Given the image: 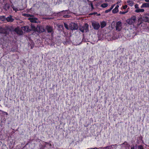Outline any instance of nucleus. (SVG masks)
<instances>
[{"label": "nucleus", "instance_id": "obj_33", "mask_svg": "<svg viewBox=\"0 0 149 149\" xmlns=\"http://www.w3.org/2000/svg\"><path fill=\"white\" fill-rule=\"evenodd\" d=\"M145 1L147 2H149V0H145Z\"/></svg>", "mask_w": 149, "mask_h": 149}, {"label": "nucleus", "instance_id": "obj_37", "mask_svg": "<svg viewBox=\"0 0 149 149\" xmlns=\"http://www.w3.org/2000/svg\"><path fill=\"white\" fill-rule=\"evenodd\" d=\"M28 15V17H29V16H30V15Z\"/></svg>", "mask_w": 149, "mask_h": 149}, {"label": "nucleus", "instance_id": "obj_31", "mask_svg": "<svg viewBox=\"0 0 149 149\" xmlns=\"http://www.w3.org/2000/svg\"><path fill=\"white\" fill-rule=\"evenodd\" d=\"M105 1H111L112 0H105Z\"/></svg>", "mask_w": 149, "mask_h": 149}, {"label": "nucleus", "instance_id": "obj_11", "mask_svg": "<svg viewBox=\"0 0 149 149\" xmlns=\"http://www.w3.org/2000/svg\"><path fill=\"white\" fill-rule=\"evenodd\" d=\"M15 31L17 34L20 35H22L23 33V32L21 29H16Z\"/></svg>", "mask_w": 149, "mask_h": 149}, {"label": "nucleus", "instance_id": "obj_25", "mask_svg": "<svg viewBox=\"0 0 149 149\" xmlns=\"http://www.w3.org/2000/svg\"><path fill=\"white\" fill-rule=\"evenodd\" d=\"M138 149H143V148L142 146H140L138 147Z\"/></svg>", "mask_w": 149, "mask_h": 149}, {"label": "nucleus", "instance_id": "obj_22", "mask_svg": "<svg viewBox=\"0 0 149 149\" xmlns=\"http://www.w3.org/2000/svg\"><path fill=\"white\" fill-rule=\"evenodd\" d=\"M12 8H13V10H15L16 12L17 11L19 10L17 8H15V7H14V6H13L12 7Z\"/></svg>", "mask_w": 149, "mask_h": 149}, {"label": "nucleus", "instance_id": "obj_9", "mask_svg": "<svg viewBox=\"0 0 149 149\" xmlns=\"http://www.w3.org/2000/svg\"><path fill=\"white\" fill-rule=\"evenodd\" d=\"M28 19L31 22L33 23H37L38 22L37 21L38 19L37 18L31 17L29 18Z\"/></svg>", "mask_w": 149, "mask_h": 149}, {"label": "nucleus", "instance_id": "obj_3", "mask_svg": "<svg viewBox=\"0 0 149 149\" xmlns=\"http://www.w3.org/2000/svg\"><path fill=\"white\" fill-rule=\"evenodd\" d=\"M92 25L93 28L95 30L98 29L100 27V25L99 23L95 21L92 22Z\"/></svg>", "mask_w": 149, "mask_h": 149}, {"label": "nucleus", "instance_id": "obj_26", "mask_svg": "<svg viewBox=\"0 0 149 149\" xmlns=\"http://www.w3.org/2000/svg\"><path fill=\"white\" fill-rule=\"evenodd\" d=\"M135 8H136V9L139 8V7H138V5L137 4H136L135 5Z\"/></svg>", "mask_w": 149, "mask_h": 149}, {"label": "nucleus", "instance_id": "obj_34", "mask_svg": "<svg viewBox=\"0 0 149 149\" xmlns=\"http://www.w3.org/2000/svg\"><path fill=\"white\" fill-rule=\"evenodd\" d=\"M87 149H97V148H91V149L88 148Z\"/></svg>", "mask_w": 149, "mask_h": 149}, {"label": "nucleus", "instance_id": "obj_4", "mask_svg": "<svg viewBox=\"0 0 149 149\" xmlns=\"http://www.w3.org/2000/svg\"><path fill=\"white\" fill-rule=\"evenodd\" d=\"M122 23L120 21L116 22V30L118 31H120L122 28Z\"/></svg>", "mask_w": 149, "mask_h": 149}, {"label": "nucleus", "instance_id": "obj_2", "mask_svg": "<svg viewBox=\"0 0 149 149\" xmlns=\"http://www.w3.org/2000/svg\"><path fill=\"white\" fill-rule=\"evenodd\" d=\"M69 28L71 30H77L78 28V26L77 24L72 22L69 25Z\"/></svg>", "mask_w": 149, "mask_h": 149}, {"label": "nucleus", "instance_id": "obj_19", "mask_svg": "<svg viewBox=\"0 0 149 149\" xmlns=\"http://www.w3.org/2000/svg\"><path fill=\"white\" fill-rule=\"evenodd\" d=\"M108 6V4L106 3H103L101 5V6L103 8H106Z\"/></svg>", "mask_w": 149, "mask_h": 149}, {"label": "nucleus", "instance_id": "obj_7", "mask_svg": "<svg viewBox=\"0 0 149 149\" xmlns=\"http://www.w3.org/2000/svg\"><path fill=\"white\" fill-rule=\"evenodd\" d=\"M45 29L48 33H53L54 31L52 27L49 25H47Z\"/></svg>", "mask_w": 149, "mask_h": 149}, {"label": "nucleus", "instance_id": "obj_6", "mask_svg": "<svg viewBox=\"0 0 149 149\" xmlns=\"http://www.w3.org/2000/svg\"><path fill=\"white\" fill-rule=\"evenodd\" d=\"M142 19L145 22H149V13L146 14L144 15Z\"/></svg>", "mask_w": 149, "mask_h": 149}, {"label": "nucleus", "instance_id": "obj_13", "mask_svg": "<svg viewBox=\"0 0 149 149\" xmlns=\"http://www.w3.org/2000/svg\"><path fill=\"white\" fill-rule=\"evenodd\" d=\"M6 20L8 22H13L14 20V19L12 18L11 16L8 17L6 18Z\"/></svg>", "mask_w": 149, "mask_h": 149}, {"label": "nucleus", "instance_id": "obj_38", "mask_svg": "<svg viewBox=\"0 0 149 149\" xmlns=\"http://www.w3.org/2000/svg\"><path fill=\"white\" fill-rule=\"evenodd\" d=\"M6 115H7V114H8V113H6Z\"/></svg>", "mask_w": 149, "mask_h": 149}, {"label": "nucleus", "instance_id": "obj_20", "mask_svg": "<svg viewBox=\"0 0 149 149\" xmlns=\"http://www.w3.org/2000/svg\"><path fill=\"white\" fill-rule=\"evenodd\" d=\"M31 29L33 30L36 31V27L33 24H31Z\"/></svg>", "mask_w": 149, "mask_h": 149}, {"label": "nucleus", "instance_id": "obj_29", "mask_svg": "<svg viewBox=\"0 0 149 149\" xmlns=\"http://www.w3.org/2000/svg\"><path fill=\"white\" fill-rule=\"evenodd\" d=\"M127 5H125L123 7V9H126L127 7Z\"/></svg>", "mask_w": 149, "mask_h": 149}, {"label": "nucleus", "instance_id": "obj_1", "mask_svg": "<svg viewBox=\"0 0 149 149\" xmlns=\"http://www.w3.org/2000/svg\"><path fill=\"white\" fill-rule=\"evenodd\" d=\"M136 21V17L135 16H133L131 18L127 19L126 22L129 25H133L135 23Z\"/></svg>", "mask_w": 149, "mask_h": 149}, {"label": "nucleus", "instance_id": "obj_12", "mask_svg": "<svg viewBox=\"0 0 149 149\" xmlns=\"http://www.w3.org/2000/svg\"><path fill=\"white\" fill-rule=\"evenodd\" d=\"M83 27L84 31H85L86 32H87L88 31H89L88 25L86 23L84 24V26H83Z\"/></svg>", "mask_w": 149, "mask_h": 149}, {"label": "nucleus", "instance_id": "obj_8", "mask_svg": "<svg viewBox=\"0 0 149 149\" xmlns=\"http://www.w3.org/2000/svg\"><path fill=\"white\" fill-rule=\"evenodd\" d=\"M21 29L26 32H29L31 31V29L29 28V26H23L21 27Z\"/></svg>", "mask_w": 149, "mask_h": 149}, {"label": "nucleus", "instance_id": "obj_10", "mask_svg": "<svg viewBox=\"0 0 149 149\" xmlns=\"http://www.w3.org/2000/svg\"><path fill=\"white\" fill-rule=\"evenodd\" d=\"M119 7L118 5H117L116 6L115 8L113 9L112 10V12L113 13H116L118 12V8Z\"/></svg>", "mask_w": 149, "mask_h": 149}, {"label": "nucleus", "instance_id": "obj_28", "mask_svg": "<svg viewBox=\"0 0 149 149\" xmlns=\"http://www.w3.org/2000/svg\"><path fill=\"white\" fill-rule=\"evenodd\" d=\"M58 27L59 28H62L63 29V26L62 25H59L58 26Z\"/></svg>", "mask_w": 149, "mask_h": 149}, {"label": "nucleus", "instance_id": "obj_16", "mask_svg": "<svg viewBox=\"0 0 149 149\" xmlns=\"http://www.w3.org/2000/svg\"><path fill=\"white\" fill-rule=\"evenodd\" d=\"M144 11V10L143 9H137L135 10V12L136 13L142 12Z\"/></svg>", "mask_w": 149, "mask_h": 149}, {"label": "nucleus", "instance_id": "obj_27", "mask_svg": "<svg viewBox=\"0 0 149 149\" xmlns=\"http://www.w3.org/2000/svg\"><path fill=\"white\" fill-rule=\"evenodd\" d=\"M5 7H6L8 9L10 8V6L9 5L7 4L6 5Z\"/></svg>", "mask_w": 149, "mask_h": 149}, {"label": "nucleus", "instance_id": "obj_23", "mask_svg": "<svg viewBox=\"0 0 149 149\" xmlns=\"http://www.w3.org/2000/svg\"><path fill=\"white\" fill-rule=\"evenodd\" d=\"M64 26L67 29H69L68 25L65 23H64Z\"/></svg>", "mask_w": 149, "mask_h": 149}, {"label": "nucleus", "instance_id": "obj_36", "mask_svg": "<svg viewBox=\"0 0 149 149\" xmlns=\"http://www.w3.org/2000/svg\"><path fill=\"white\" fill-rule=\"evenodd\" d=\"M91 7H92V8H93V5H92V4H91Z\"/></svg>", "mask_w": 149, "mask_h": 149}, {"label": "nucleus", "instance_id": "obj_35", "mask_svg": "<svg viewBox=\"0 0 149 149\" xmlns=\"http://www.w3.org/2000/svg\"><path fill=\"white\" fill-rule=\"evenodd\" d=\"M79 44H75L74 45H79Z\"/></svg>", "mask_w": 149, "mask_h": 149}, {"label": "nucleus", "instance_id": "obj_30", "mask_svg": "<svg viewBox=\"0 0 149 149\" xmlns=\"http://www.w3.org/2000/svg\"><path fill=\"white\" fill-rule=\"evenodd\" d=\"M131 149H134V146H132Z\"/></svg>", "mask_w": 149, "mask_h": 149}, {"label": "nucleus", "instance_id": "obj_24", "mask_svg": "<svg viewBox=\"0 0 149 149\" xmlns=\"http://www.w3.org/2000/svg\"><path fill=\"white\" fill-rule=\"evenodd\" d=\"M127 12V11H126V12H121V11H120V14H125V13H126Z\"/></svg>", "mask_w": 149, "mask_h": 149}, {"label": "nucleus", "instance_id": "obj_15", "mask_svg": "<svg viewBox=\"0 0 149 149\" xmlns=\"http://www.w3.org/2000/svg\"><path fill=\"white\" fill-rule=\"evenodd\" d=\"M106 25V23L104 21L102 22H101V28H104L105 27Z\"/></svg>", "mask_w": 149, "mask_h": 149}, {"label": "nucleus", "instance_id": "obj_32", "mask_svg": "<svg viewBox=\"0 0 149 149\" xmlns=\"http://www.w3.org/2000/svg\"><path fill=\"white\" fill-rule=\"evenodd\" d=\"M68 15H65L64 16V17H68Z\"/></svg>", "mask_w": 149, "mask_h": 149}, {"label": "nucleus", "instance_id": "obj_17", "mask_svg": "<svg viewBox=\"0 0 149 149\" xmlns=\"http://www.w3.org/2000/svg\"><path fill=\"white\" fill-rule=\"evenodd\" d=\"M114 5H113L112 6H111V7L109 9H108L107 10H106L105 11V13H107L108 12L110 11L113 8Z\"/></svg>", "mask_w": 149, "mask_h": 149}, {"label": "nucleus", "instance_id": "obj_5", "mask_svg": "<svg viewBox=\"0 0 149 149\" xmlns=\"http://www.w3.org/2000/svg\"><path fill=\"white\" fill-rule=\"evenodd\" d=\"M36 31L38 32H42L45 31L44 27L42 26H38L36 28Z\"/></svg>", "mask_w": 149, "mask_h": 149}, {"label": "nucleus", "instance_id": "obj_21", "mask_svg": "<svg viewBox=\"0 0 149 149\" xmlns=\"http://www.w3.org/2000/svg\"><path fill=\"white\" fill-rule=\"evenodd\" d=\"M79 30L83 33L84 32V30L83 26L80 27L79 28Z\"/></svg>", "mask_w": 149, "mask_h": 149}, {"label": "nucleus", "instance_id": "obj_18", "mask_svg": "<svg viewBox=\"0 0 149 149\" xmlns=\"http://www.w3.org/2000/svg\"><path fill=\"white\" fill-rule=\"evenodd\" d=\"M127 3H128V5L130 6H132L134 4V3L132 1H128Z\"/></svg>", "mask_w": 149, "mask_h": 149}, {"label": "nucleus", "instance_id": "obj_14", "mask_svg": "<svg viewBox=\"0 0 149 149\" xmlns=\"http://www.w3.org/2000/svg\"><path fill=\"white\" fill-rule=\"evenodd\" d=\"M144 7L149 8V3H143L141 6V8Z\"/></svg>", "mask_w": 149, "mask_h": 149}]
</instances>
